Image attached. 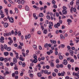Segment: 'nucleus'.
<instances>
[{"instance_id": "obj_60", "label": "nucleus", "mask_w": 79, "mask_h": 79, "mask_svg": "<svg viewBox=\"0 0 79 79\" xmlns=\"http://www.w3.org/2000/svg\"><path fill=\"white\" fill-rule=\"evenodd\" d=\"M54 71L55 73H58V69H54Z\"/></svg>"}, {"instance_id": "obj_24", "label": "nucleus", "mask_w": 79, "mask_h": 79, "mask_svg": "<svg viewBox=\"0 0 79 79\" xmlns=\"http://www.w3.org/2000/svg\"><path fill=\"white\" fill-rule=\"evenodd\" d=\"M6 50L7 51H10L11 50V48L10 47H8L7 48Z\"/></svg>"}, {"instance_id": "obj_50", "label": "nucleus", "mask_w": 79, "mask_h": 79, "mask_svg": "<svg viewBox=\"0 0 79 79\" xmlns=\"http://www.w3.org/2000/svg\"><path fill=\"white\" fill-rule=\"evenodd\" d=\"M18 35L19 36H21V32H20V31H19V32L18 33Z\"/></svg>"}, {"instance_id": "obj_1", "label": "nucleus", "mask_w": 79, "mask_h": 79, "mask_svg": "<svg viewBox=\"0 0 79 79\" xmlns=\"http://www.w3.org/2000/svg\"><path fill=\"white\" fill-rule=\"evenodd\" d=\"M7 19L9 20L10 23H13V22H14V20L13 19V18L12 17L10 18L9 16H8Z\"/></svg>"}, {"instance_id": "obj_62", "label": "nucleus", "mask_w": 79, "mask_h": 79, "mask_svg": "<svg viewBox=\"0 0 79 79\" xmlns=\"http://www.w3.org/2000/svg\"><path fill=\"white\" fill-rule=\"evenodd\" d=\"M73 9V11L74 12H76V8H74Z\"/></svg>"}, {"instance_id": "obj_63", "label": "nucleus", "mask_w": 79, "mask_h": 79, "mask_svg": "<svg viewBox=\"0 0 79 79\" xmlns=\"http://www.w3.org/2000/svg\"><path fill=\"white\" fill-rule=\"evenodd\" d=\"M18 48H19L20 49H22V47L20 46H19L18 47Z\"/></svg>"}, {"instance_id": "obj_5", "label": "nucleus", "mask_w": 79, "mask_h": 79, "mask_svg": "<svg viewBox=\"0 0 79 79\" xmlns=\"http://www.w3.org/2000/svg\"><path fill=\"white\" fill-rule=\"evenodd\" d=\"M19 59L23 61L24 60V58H23V55H21L20 56V57L19 58Z\"/></svg>"}, {"instance_id": "obj_18", "label": "nucleus", "mask_w": 79, "mask_h": 79, "mask_svg": "<svg viewBox=\"0 0 79 79\" xmlns=\"http://www.w3.org/2000/svg\"><path fill=\"white\" fill-rule=\"evenodd\" d=\"M33 47L35 49V50H37V46H36V45L35 44L34 45H33Z\"/></svg>"}, {"instance_id": "obj_6", "label": "nucleus", "mask_w": 79, "mask_h": 79, "mask_svg": "<svg viewBox=\"0 0 79 79\" xmlns=\"http://www.w3.org/2000/svg\"><path fill=\"white\" fill-rule=\"evenodd\" d=\"M15 54L16 55V58L17 59H18L19 58V56H18V53H17L16 52V51L14 52Z\"/></svg>"}, {"instance_id": "obj_9", "label": "nucleus", "mask_w": 79, "mask_h": 79, "mask_svg": "<svg viewBox=\"0 0 79 79\" xmlns=\"http://www.w3.org/2000/svg\"><path fill=\"white\" fill-rule=\"evenodd\" d=\"M69 53H70L71 56H73L74 55V52L73 51H72V50H70Z\"/></svg>"}, {"instance_id": "obj_34", "label": "nucleus", "mask_w": 79, "mask_h": 79, "mask_svg": "<svg viewBox=\"0 0 79 79\" xmlns=\"http://www.w3.org/2000/svg\"><path fill=\"white\" fill-rule=\"evenodd\" d=\"M52 76H53V77H55V76H56V73H52Z\"/></svg>"}, {"instance_id": "obj_58", "label": "nucleus", "mask_w": 79, "mask_h": 79, "mask_svg": "<svg viewBox=\"0 0 79 79\" xmlns=\"http://www.w3.org/2000/svg\"><path fill=\"white\" fill-rule=\"evenodd\" d=\"M64 74H65V72H64V73H61V76H64Z\"/></svg>"}, {"instance_id": "obj_2", "label": "nucleus", "mask_w": 79, "mask_h": 79, "mask_svg": "<svg viewBox=\"0 0 79 79\" xmlns=\"http://www.w3.org/2000/svg\"><path fill=\"white\" fill-rule=\"evenodd\" d=\"M31 38V34H28L27 35H26L25 36V39H30Z\"/></svg>"}, {"instance_id": "obj_57", "label": "nucleus", "mask_w": 79, "mask_h": 79, "mask_svg": "<svg viewBox=\"0 0 79 79\" xmlns=\"http://www.w3.org/2000/svg\"><path fill=\"white\" fill-rule=\"evenodd\" d=\"M0 79H5V78L3 77L2 76L0 75Z\"/></svg>"}, {"instance_id": "obj_38", "label": "nucleus", "mask_w": 79, "mask_h": 79, "mask_svg": "<svg viewBox=\"0 0 79 79\" xmlns=\"http://www.w3.org/2000/svg\"><path fill=\"white\" fill-rule=\"evenodd\" d=\"M22 65L23 67H25V66H26V64L25 63L23 62L22 63Z\"/></svg>"}, {"instance_id": "obj_59", "label": "nucleus", "mask_w": 79, "mask_h": 79, "mask_svg": "<svg viewBox=\"0 0 79 79\" xmlns=\"http://www.w3.org/2000/svg\"><path fill=\"white\" fill-rule=\"evenodd\" d=\"M35 53H39H39H40V51H36Z\"/></svg>"}, {"instance_id": "obj_47", "label": "nucleus", "mask_w": 79, "mask_h": 79, "mask_svg": "<svg viewBox=\"0 0 79 79\" xmlns=\"http://www.w3.org/2000/svg\"><path fill=\"white\" fill-rule=\"evenodd\" d=\"M75 70L76 71H77L78 70H79V69L78 67H76L75 68Z\"/></svg>"}, {"instance_id": "obj_25", "label": "nucleus", "mask_w": 79, "mask_h": 79, "mask_svg": "<svg viewBox=\"0 0 79 79\" xmlns=\"http://www.w3.org/2000/svg\"><path fill=\"white\" fill-rule=\"evenodd\" d=\"M39 16L40 17H42L44 16V14L42 13H40L39 14Z\"/></svg>"}, {"instance_id": "obj_23", "label": "nucleus", "mask_w": 79, "mask_h": 79, "mask_svg": "<svg viewBox=\"0 0 79 79\" xmlns=\"http://www.w3.org/2000/svg\"><path fill=\"white\" fill-rule=\"evenodd\" d=\"M13 63H17V60L15 58H14L13 59Z\"/></svg>"}, {"instance_id": "obj_28", "label": "nucleus", "mask_w": 79, "mask_h": 79, "mask_svg": "<svg viewBox=\"0 0 79 79\" xmlns=\"http://www.w3.org/2000/svg\"><path fill=\"white\" fill-rule=\"evenodd\" d=\"M44 34H47V29H45L44 30Z\"/></svg>"}, {"instance_id": "obj_12", "label": "nucleus", "mask_w": 79, "mask_h": 79, "mask_svg": "<svg viewBox=\"0 0 79 79\" xmlns=\"http://www.w3.org/2000/svg\"><path fill=\"white\" fill-rule=\"evenodd\" d=\"M62 13L63 14H64V15H66L67 14V11L66 10H63Z\"/></svg>"}, {"instance_id": "obj_61", "label": "nucleus", "mask_w": 79, "mask_h": 79, "mask_svg": "<svg viewBox=\"0 0 79 79\" xmlns=\"http://www.w3.org/2000/svg\"><path fill=\"white\" fill-rule=\"evenodd\" d=\"M48 73V71L45 70L44 71V74H47V73Z\"/></svg>"}, {"instance_id": "obj_32", "label": "nucleus", "mask_w": 79, "mask_h": 79, "mask_svg": "<svg viewBox=\"0 0 79 79\" xmlns=\"http://www.w3.org/2000/svg\"><path fill=\"white\" fill-rule=\"evenodd\" d=\"M59 58L60 60H62L63 58V56H59Z\"/></svg>"}, {"instance_id": "obj_30", "label": "nucleus", "mask_w": 79, "mask_h": 79, "mask_svg": "<svg viewBox=\"0 0 79 79\" xmlns=\"http://www.w3.org/2000/svg\"><path fill=\"white\" fill-rule=\"evenodd\" d=\"M30 32H34V28H32V29L31 30Z\"/></svg>"}, {"instance_id": "obj_15", "label": "nucleus", "mask_w": 79, "mask_h": 79, "mask_svg": "<svg viewBox=\"0 0 79 79\" xmlns=\"http://www.w3.org/2000/svg\"><path fill=\"white\" fill-rule=\"evenodd\" d=\"M73 76H78V74H77V73H76L74 72H73Z\"/></svg>"}, {"instance_id": "obj_53", "label": "nucleus", "mask_w": 79, "mask_h": 79, "mask_svg": "<svg viewBox=\"0 0 79 79\" xmlns=\"http://www.w3.org/2000/svg\"><path fill=\"white\" fill-rule=\"evenodd\" d=\"M63 10H66V9H67L66 7L65 6H64L63 7Z\"/></svg>"}, {"instance_id": "obj_55", "label": "nucleus", "mask_w": 79, "mask_h": 79, "mask_svg": "<svg viewBox=\"0 0 79 79\" xmlns=\"http://www.w3.org/2000/svg\"><path fill=\"white\" fill-rule=\"evenodd\" d=\"M14 34H15V35H17V34H18V32H17V30H16L15 31Z\"/></svg>"}, {"instance_id": "obj_27", "label": "nucleus", "mask_w": 79, "mask_h": 79, "mask_svg": "<svg viewBox=\"0 0 79 79\" xmlns=\"http://www.w3.org/2000/svg\"><path fill=\"white\" fill-rule=\"evenodd\" d=\"M4 60V58L3 57H1L0 58V60L1 61H3V60Z\"/></svg>"}, {"instance_id": "obj_22", "label": "nucleus", "mask_w": 79, "mask_h": 79, "mask_svg": "<svg viewBox=\"0 0 79 79\" xmlns=\"http://www.w3.org/2000/svg\"><path fill=\"white\" fill-rule=\"evenodd\" d=\"M67 22L68 23H72V20L71 19H67Z\"/></svg>"}, {"instance_id": "obj_36", "label": "nucleus", "mask_w": 79, "mask_h": 79, "mask_svg": "<svg viewBox=\"0 0 79 79\" xmlns=\"http://www.w3.org/2000/svg\"><path fill=\"white\" fill-rule=\"evenodd\" d=\"M0 15H2L3 14V11H2V10H0Z\"/></svg>"}, {"instance_id": "obj_42", "label": "nucleus", "mask_w": 79, "mask_h": 79, "mask_svg": "<svg viewBox=\"0 0 79 79\" xmlns=\"http://www.w3.org/2000/svg\"><path fill=\"white\" fill-rule=\"evenodd\" d=\"M46 18L48 19H50V16L49 15H47L46 16Z\"/></svg>"}, {"instance_id": "obj_26", "label": "nucleus", "mask_w": 79, "mask_h": 79, "mask_svg": "<svg viewBox=\"0 0 79 79\" xmlns=\"http://www.w3.org/2000/svg\"><path fill=\"white\" fill-rule=\"evenodd\" d=\"M50 26H53V23L52 22H50L49 23Z\"/></svg>"}, {"instance_id": "obj_43", "label": "nucleus", "mask_w": 79, "mask_h": 79, "mask_svg": "<svg viewBox=\"0 0 79 79\" xmlns=\"http://www.w3.org/2000/svg\"><path fill=\"white\" fill-rule=\"evenodd\" d=\"M46 58L47 61H48V59H49V57L48 56H46Z\"/></svg>"}, {"instance_id": "obj_48", "label": "nucleus", "mask_w": 79, "mask_h": 79, "mask_svg": "<svg viewBox=\"0 0 79 79\" xmlns=\"http://www.w3.org/2000/svg\"><path fill=\"white\" fill-rule=\"evenodd\" d=\"M60 46L61 48H64V45L63 44H61Z\"/></svg>"}, {"instance_id": "obj_20", "label": "nucleus", "mask_w": 79, "mask_h": 79, "mask_svg": "<svg viewBox=\"0 0 79 79\" xmlns=\"http://www.w3.org/2000/svg\"><path fill=\"white\" fill-rule=\"evenodd\" d=\"M5 56H8V55L9 54V53L8 52H5L4 53Z\"/></svg>"}, {"instance_id": "obj_31", "label": "nucleus", "mask_w": 79, "mask_h": 79, "mask_svg": "<svg viewBox=\"0 0 79 79\" xmlns=\"http://www.w3.org/2000/svg\"><path fill=\"white\" fill-rule=\"evenodd\" d=\"M76 3L77 5H79V0H77Z\"/></svg>"}, {"instance_id": "obj_40", "label": "nucleus", "mask_w": 79, "mask_h": 79, "mask_svg": "<svg viewBox=\"0 0 79 79\" xmlns=\"http://www.w3.org/2000/svg\"><path fill=\"white\" fill-rule=\"evenodd\" d=\"M29 76L30 77H33L34 76V75L32 74H29Z\"/></svg>"}, {"instance_id": "obj_17", "label": "nucleus", "mask_w": 79, "mask_h": 79, "mask_svg": "<svg viewBox=\"0 0 79 79\" xmlns=\"http://www.w3.org/2000/svg\"><path fill=\"white\" fill-rule=\"evenodd\" d=\"M3 74L4 76H6V74H9V72L8 71H6L5 73H4Z\"/></svg>"}, {"instance_id": "obj_52", "label": "nucleus", "mask_w": 79, "mask_h": 79, "mask_svg": "<svg viewBox=\"0 0 79 79\" xmlns=\"http://www.w3.org/2000/svg\"><path fill=\"white\" fill-rule=\"evenodd\" d=\"M18 7L19 8H22V6H21V5H19L18 6Z\"/></svg>"}, {"instance_id": "obj_56", "label": "nucleus", "mask_w": 79, "mask_h": 79, "mask_svg": "<svg viewBox=\"0 0 79 79\" xmlns=\"http://www.w3.org/2000/svg\"><path fill=\"white\" fill-rule=\"evenodd\" d=\"M19 65H21L22 64H23V63H22V61H20L19 62Z\"/></svg>"}, {"instance_id": "obj_35", "label": "nucleus", "mask_w": 79, "mask_h": 79, "mask_svg": "<svg viewBox=\"0 0 79 79\" xmlns=\"http://www.w3.org/2000/svg\"><path fill=\"white\" fill-rule=\"evenodd\" d=\"M1 50L3 52L4 50V48H3V46H2V47L1 48Z\"/></svg>"}, {"instance_id": "obj_29", "label": "nucleus", "mask_w": 79, "mask_h": 79, "mask_svg": "<svg viewBox=\"0 0 79 79\" xmlns=\"http://www.w3.org/2000/svg\"><path fill=\"white\" fill-rule=\"evenodd\" d=\"M4 60L5 63H6L8 61V58H5L4 59Z\"/></svg>"}, {"instance_id": "obj_10", "label": "nucleus", "mask_w": 79, "mask_h": 79, "mask_svg": "<svg viewBox=\"0 0 79 79\" xmlns=\"http://www.w3.org/2000/svg\"><path fill=\"white\" fill-rule=\"evenodd\" d=\"M4 26L5 27H7L8 26V23H6L4 24Z\"/></svg>"}, {"instance_id": "obj_11", "label": "nucleus", "mask_w": 79, "mask_h": 79, "mask_svg": "<svg viewBox=\"0 0 79 79\" xmlns=\"http://www.w3.org/2000/svg\"><path fill=\"white\" fill-rule=\"evenodd\" d=\"M67 63H68V62L67 61V60L66 59L64 60V64L65 65H66Z\"/></svg>"}, {"instance_id": "obj_7", "label": "nucleus", "mask_w": 79, "mask_h": 79, "mask_svg": "<svg viewBox=\"0 0 79 79\" xmlns=\"http://www.w3.org/2000/svg\"><path fill=\"white\" fill-rule=\"evenodd\" d=\"M50 42L51 43H52V44H55L56 43V41H55V40H50Z\"/></svg>"}, {"instance_id": "obj_3", "label": "nucleus", "mask_w": 79, "mask_h": 79, "mask_svg": "<svg viewBox=\"0 0 79 79\" xmlns=\"http://www.w3.org/2000/svg\"><path fill=\"white\" fill-rule=\"evenodd\" d=\"M43 23L42 22H40V25L41 26V29H42V31H43L44 29V26H42Z\"/></svg>"}, {"instance_id": "obj_21", "label": "nucleus", "mask_w": 79, "mask_h": 79, "mask_svg": "<svg viewBox=\"0 0 79 79\" xmlns=\"http://www.w3.org/2000/svg\"><path fill=\"white\" fill-rule=\"evenodd\" d=\"M25 9L26 11H29V7L27 6H26Z\"/></svg>"}, {"instance_id": "obj_8", "label": "nucleus", "mask_w": 79, "mask_h": 79, "mask_svg": "<svg viewBox=\"0 0 79 79\" xmlns=\"http://www.w3.org/2000/svg\"><path fill=\"white\" fill-rule=\"evenodd\" d=\"M4 11L6 13V15H8V9L7 8H6L4 9Z\"/></svg>"}, {"instance_id": "obj_51", "label": "nucleus", "mask_w": 79, "mask_h": 79, "mask_svg": "<svg viewBox=\"0 0 79 79\" xmlns=\"http://www.w3.org/2000/svg\"><path fill=\"white\" fill-rule=\"evenodd\" d=\"M4 40H1L0 39V42H1V43H4Z\"/></svg>"}, {"instance_id": "obj_45", "label": "nucleus", "mask_w": 79, "mask_h": 79, "mask_svg": "<svg viewBox=\"0 0 79 79\" xmlns=\"http://www.w3.org/2000/svg\"><path fill=\"white\" fill-rule=\"evenodd\" d=\"M56 61V63H59V62H60V61H59V59H57Z\"/></svg>"}, {"instance_id": "obj_4", "label": "nucleus", "mask_w": 79, "mask_h": 79, "mask_svg": "<svg viewBox=\"0 0 79 79\" xmlns=\"http://www.w3.org/2000/svg\"><path fill=\"white\" fill-rule=\"evenodd\" d=\"M60 26V23H58L57 24H55L54 25V27L56 28H58V26Z\"/></svg>"}, {"instance_id": "obj_37", "label": "nucleus", "mask_w": 79, "mask_h": 79, "mask_svg": "<svg viewBox=\"0 0 79 79\" xmlns=\"http://www.w3.org/2000/svg\"><path fill=\"white\" fill-rule=\"evenodd\" d=\"M51 66H52V67H53V66H54V64H53V62H51Z\"/></svg>"}, {"instance_id": "obj_19", "label": "nucleus", "mask_w": 79, "mask_h": 79, "mask_svg": "<svg viewBox=\"0 0 79 79\" xmlns=\"http://www.w3.org/2000/svg\"><path fill=\"white\" fill-rule=\"evenodd\" d=\"M15 13H18V9L16 8H15Z\"/></svg>"}, {"instance_id": "obj_64", "label": "nucleus", "mask_w": 79, "mask_h": 79, "mask_svg": "<svg viewBox=\"0 0 79 79\" xmlns=\"http://www.w3.org/2000/svg\"><path fill=\"white\" fill-rule=\"evenodd\" d=\"M70 4L71 5H73L74 4V2L73 1L71 2Z\"/></svg>"}, {"instance_id": "obj_16", "label": "nucleus", "mask_w": 79, "mask_h": 79, "mask_svg": "<svg viewBox=\"0 0 79 79\" xmlns=\"http://www.w3.org/2000/svg\"><path fill=\"white\" fill-rule=\"evenodd\" d=\"M3 35L4 37H6V36H8L9 35L8 33H4L3 34Z\"/></svg>"}, {"instance_id": "obj_13", "label": "nucleus", "mask_w": 79, "mask_h": 79, "mask_svg": "<svg viewBox=\"0 0 79 79\" xmlns=\"http://www.w3.org/2000/svg\"><path fill=\"white\" fill-rule=\"evenodd\" d=\"M32 62L34 63H36L37 62V59H34L33 60Z\"/></svg>"}, {"instance_id": "obj_44", "label": "nucleus", "mask_w": 79, "mask_h": 79, "mask_svg": "<svg viewBox=\"0 0 79 79\" xmlns=\"http://www.w3.org/2000/svg\"><path fill=\"white\" fill-rule=\"evenodd\" d=\"M48 47V44L46 43L44 44V47L45 48H47Z\"/></svg>"}, {"instance_id": "obj_39", "label": "nucleus", "mask_w": 79, "mask_h": 79, "mask_svg": "<svg viewBox=\"0 0 79 79\" xmlns=\"http://www.w3.org/2000/svg\"><path fill=\"white\" fill-rule=\"evenodd\" d=\"M56 3V2H55V1L54 0H53L52 1V3L53 5H54V4H55Z\"/></svg>"}, {"instance_id": "obj_46", "label": "nucleus", "mask_w": 79, "mask_h": 79, "mask_svg": "<svg viewBox=\"0 0 79 79\" xmlns=\"http://www.w3.org/2000/svg\"><path fill=\"white\" fill-rule=\"evenodd\" d=\"M21 4L22 5H24V0L21 1Z\"/></svg>"}, {"instance_id": "obj_49", "label": "nucleus", "mask_w": 79, "mask_h": 79, "mask_svg": "<svg viewBox=\"0 0 79 79\" xmlns=\"http://www.w3.org/2000/svg\"><path fill=\"white\" fill-rule=\"evenodd\" d=\"M21 39L22 40H23V39H24V36L21 35Z\"/></svg>"}, {"instance_id": "obj_14", "label": "nucleus", "mask_w": 79, "mask_h": 79, "mask_svg": "<svg viewBox=\"0 0 79 79\" xmlns=\"http://www.w3.org/2000/svg\"><path fill=\"white\" fill-rule=\"evenodd\" d=\"M37 75L38 76V77H42V74H41V73H37Z\"/></svg>"}, {"instance_id": "obj_41", "label": "nucleus", "mask_w": 79, "mask_h": 79, "mask_svg": "<svg viewBox=\"0 0 79 79\" xmlns=\"http://www.w3.org/2000/svg\"><path fill=\"white\" fill-rule=\"evenodd\" d=\"M4 48L5 50H6L7 49V45H4Z\"/></svg>"}, {"instance_id": "obj_33", "label": "nucleus", "mask_w": 79, "mask_h": 79, "mask_svg": "<svg viewBox=\"0 0 79 79\" xmlns=\"http://www.w3.org/2000/svg\"><path fill=\"white\" fill-rule=\"evenodd\" d=\"M10 3H12V4H15V3H14V2L12 1L11 0H9L8 1Z\"/></svg>"}, {"instance_id": "obj_54", "label": "nucleus", "mask_w": 79, "mask_h": 79, "mask_svg": "<svg viewBox=\"0 0 79 79\" xmlns=\"http://www.w3.org/2000/svg\"><path fill=\"white\" fill-rule=\"evenodd\" d=\"M48 23H49V21L48 20H46L45 22V24H48Z\"/></svg>"}]
</instances>
